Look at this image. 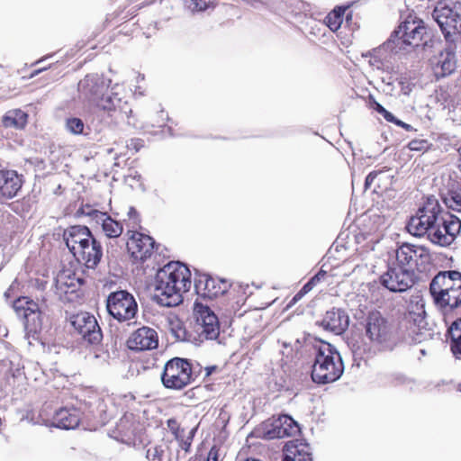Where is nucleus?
I'll return each instance as SVG.
<instances>
[{"instance_id":"1","label":"nucleus","mask_w":461,"mask_h":461,"mask_svg":"<svg viewBox=\"0 0 461 461\" xmlns=\"http://www.w3.org/2000/svg\"><path fill=\"white\" fill-rule=\"evenodd\" d=\"M191 285L189 269L179 262H170L156 274L154 297L162 306H176L182 303L183 294L189 291Z\"/></svg>"},{"instance_id":"2","label":"nucleus","mask_w":461,"mask_h":461,"mask_svg":"<svg viewBox=\"0 0 461 461\" xmlns=\"http://www.w3.org/2000/svg\"><path fill=\"white\" fill-rule=\"evenodd\" d=\"M430 39L429 29L424 22L415 16L409 15L400 23L385 43L386 48L394 53L406 50L425 46Z\"/></svg>"},{"instance_id":"3","label":"nucleus","mask_w":461,"mask_h":461,"mask_svg":"<svg viewBox=\"0 0 461 461\" xmlns=\"http://www.w3.org/2000/svg\"><path fill=\"white\" fill-rule=\"evenodd\" d=\"M312 378L317 384H329L337 381L343 374L344 366L337 349L330 343L319 342Z\"/></svg>"},{"instance_id":"4","label":"nucleus","mask_w":461,"mask_h":461,"mask_svg":"<svg viewBox=\"0 0 461 461\" xmlns=\"http://www.w3.org/2000/svg\"><path fill=\"white\" fill-rule=\"evenodd\" d=\"M441 212L438 199L432 195L428 196L422 207L411 217L406 229L409 233L416 237L427 234L428 239L434 243Z\"/></svg>"},{"instance_id":"5","label":"nucleus","mask_w":461,"mask_h":461,"mask_svg":"<svg viewBox=\"0 0 461 461\" xmlns=\"http://www.w3.org/2000/svg\"><path fill=\"white\" fill-rule=\"evenodd\" d=\"M365 335L371 346L378 350L392 349L393 333L388 321L379 312L368 313L365 322Z\"/></svg>"},{"instance_id":"6","label":"nucleus","mask_w":461,"mask_h":461,"mask_svg":"<svg viewBox=\"0 0 461 461\" xmlns=\"http://www.w3.org/2000/svg\"><path fill=\"white\" fill-rule=\"evenodd\" d=\"M193 315L195 320V331L200 342L214 340L219 337V319L207 303L196 299L194 303Z\"/></svg>"},{"instance_id":"7","label":"nucleus","mask_w":461,"mask_h":461,"mask_svg":"<svg viewBox=\"0 0 461 461\" xmlns=\"http://www.w3.org/2000/svg\"><path fill=\"white\" fill-rule=\"evenodd\" d=\"M161 381L165 387L181 390L191 384L192 366L187 359L174 357L164 366Z\"/></svg>"},{"instance_id":"8","label":"nucleus","mask_w":461,"mask_h":461,"mask_svg":"<svg viewBox=\"0 0 461 461\" xmlns=\"http://www.w3.org/2000/svg\"><path fill=\"white\" fill-rule=\"evenodd\" d=\"M109 314L120 322L133 319L138 311V304L131 294L125 290L111 293L106 300Z\"/></svg>"},{"instance_id":"9","label":"nucleus","mask_w":461,"mask_h":461,"mask_svg":"<svg viewBox=\"0 0 461 461\" xmlns=\"http://www.w3.org/2000/svg\"><path fill=\"white\" fill-rule=\"evenodd\" d=\"M432 17L440 27L447 41L455 43L461 38L460 15L457 11L440 3L435 7Z\"/></svg>"},{"instance_id":"10","label":"nucleus","mask_w":461,"mask_h":461,"mask_svg":"<svg viewBox=\"0 0 461 461\" xmlns=\"http://www.w3.org/2000/svg\"><path fill=\"white\" fill-rule=\"evenodd\" d=\"M13 308L19 317L24 319V330L28 338L35 339L42 329V313L37 303L22 297L14 301Z\"/></svg>"},{"instance_id":"11","label":"nucleus","mask_w":461,"mask_h":461,"mask_svg":"<svg viewBox=\"0 0 461 461\" xmlns=\"http://www.w3.org/2000/svg\"><path fill=\"white\" fill-rule=\"evenodd\" d=\"M397 263L404 269L414 270L424 268L430 261L429 250L423 246L403 243L396 250Z\"/></svg>"},{"instance_id":"12","label":"nucleus","mask_w":461,"mask_h":461,"mask_svg":"<svg viewBox=\"0 0 461 461\" xmlns=\"http://www.w3.org/2000/svg\"><path fill=\"white\" fill-rule=\"evenodd\" d=\"M71 325L87 343L98 344L101 342L103 334L94 315L86 312L73 315Z\"/></svg>"},{"instance_id":"13","label":"nucleus","mask_w":461,"mask_h":461,"mask_svg":"<svg viewBox=\"0 0 461 461\" xmlns=\"http://www.w3.org/2000/svg\"><path fill=\"white\" fill-rule=\"evenodd\" d=\"M414 274L411 269H404L399 264L389 267L381 276V284L391 292L401 293L411 288L414 284Z\"/></svg>"},{"instance_id":"14","label":"nucleus","mask_w":461,"mask_h":461,"mask_svg":"<svg viewBox=\"0 0 461 461\" xmlns=\"http://www.w3.org/2000/svg\"><path fill=\"white\" fill-rule=\"evenodd\" d=\"M230 286L228 281L213 278L205 274L200 275L194 282L196 293L200 296L198 299L203 302L224 294Z\"/></svg>"},{"instance_id":"15","label":"nucleus","mask_w":461,"mask_h":461,"mask_svg":"<svg viewBox=\"0 0 461 461\" xmlns=\"http://www.w3.org/2000/svg\"><path fill=\"white\" fill-rule=\"evenodd\" d=\"M107 88V80L97 74L87 75L78 83L79 93L92 104Z\"/></svg>"},{"instance_id":"16","label":"nucleus","mask_w":461,"mask_h":461,"mask_svg":"<svg viewBox=\"0 0 461 461\" xmlns=\"http://www.w3.org/2000/svg\"><path fill=\"white\" fill-rule=\"evenodd\" d=\"M129 233H131L127 241L129 253L135 260H145L153 251V239L133 230H129Z\"/></svg>"},{"instance_id":"17","label":"nucleus","mask_w":461,"mask_h":461,"mask_svg":"<svg viewBox=\"0 0 461 461\" xmlns=\"http://www.w3.org/2000/svg\"><path fill=\"white\" fill-rule=\"evenodd\" d=\"M129 348L136 351L150 350L158 345L157 331L149 327H141L131 333L128 341Z\"/></svg>"},{"instance_id":"18","label":"nucleus","mask_w":461,"mask_h":461,"mask_svg":"<svg viewBox=\"0 0 461 461\" xmlns=\"http://www.w3.org/2000/svg\"><path fill=\"white\" fill-rule=\"evenodd\" d=\"M298 423L288 415H281L270 424V429L265 431V436L269 438H283L293 437L299 433Z\"/></svg>"},{"instance_id":"19","label":"nucleus","mask_w":461,"mask_h":461,"mask_svg":"<svg viewBox=\"0 0 461 461\" xmlns=\"http://www.w3.org/2000/svg\"><path fill=\"white\" fill-rule=\"evenodd\" d=\"M434 303L441 310L447 320L449 315L460 306L461 304V285H458L456 290L449 292H439L430 293Z\"/></svg>"},{"instance_id":"20","label":"nucleus","mask_w":461,"mask_h":461,"mask_svg":"<svg viewBox=\"0 0 461 461\" xmlns=\"http://www.w3.org/2000/svg\"><path fill=\"white\" fill-rule=\"evenodd\" d=\"M461 230V220L455 215H449V219L440 216V223L435 238V244L447 246L452 243L456 234Z\"/></svg>"},{"instance_id":"21","label":"nucleus","mask_w":461,"mask_h":461,"mask_svg":"<svg viewBox=\"0 0 461 461\" xmlns=\"http://www.w3.org/2000/svg\"><path fill=\"white\" fill-rule=\"evenodd\" d=\"M73 256L78 261L84 262L87 268H95L103 256L102 246L93 236L90 240L83 242V246Z\"/></svg>"},{"instance_id":"22","label":"nucleus","mask_w":461,"mask_h":461,"mask_svg":"<svg viewBox=\"0 0 461 461\" xmlns=\"http://www.w3.org/2000/svg\"><path fill=\"white\" fill-rule=\"evenodd\" d=\"M349 324V317L341 309L332 308L327 311L321 321V326L327 330H330L336 334L344 332Z\"/></svg>"},{"instance_id":"23","label":"nucleus","mask_w":461,"mask_h":461,"mask_svg":"<svg viewBox=\"0 0 461 461\" xmlns=\"http://www.w3.org/2000/svg\"><path fill=\"white\" fill-rule=\"evenodd\" d=\"M461 285V272L456 270L443 271L437 274L429 285V292L435 293L444 290L449 292L456 290Z\"/></svg>"},{"instance_id":"24","label":"nucleus","mask_w":461,"mask_h":461,"mask_svg":"<svg viewBox=\"0 0 461 461\" xmlns=\"http://www.w3.org/2000/svg\"><path fill=\"white\" fill-rule=\"evenodd\" d=\"M92 237L93 235L89 229L82 225L71 226L65 230L63 233L65 243L73 255L79 247L83 246V242L90 240Z\"/></svg>"},{"instance_id":"25","label":"nucleus","mask_w":461,"mask_h":461,"mask_svg":"<svg viewBox=\"0 0 461 461\" xmlns=\"http://www.w3.org/2000/svg\"><path fill=\"white\" fill-rule=\"evenodd\" d=\"M22 187V179L14 170H0V196L13 198Z\"/></svg>"},{"instance_id":"26","label":"nucleus","mask_w":461,"mask_h":461,"mask_svg":"<svg viewBox=\"0 0 461 461\" xmlns=\"http://www.w3.org/2000/svg\"><path fill=\"white\" fill-rule=\"evenodd\" d=\"M283 461H312L310 446L303 441H289L284 449Z\"/></svg>"},{"instance_id":"27","label":"nucleus","mask_w":461,"mask_h":461,"mask_svg":"<svg viewBox=\"0 0 461 461\" xmlns=\"http://www.w3.org/2000/svg\"><path fill=\"white\" fill-rule=\"evenodd\" d=\"M80 421V412L77 409L62 408L56 411L53 417V422L56 427L71 429L78 426Z\"/></svg>"},{"instance_id":"28","label":"nucleus","mask_w":461,"mask_h":461,"mask_svg":"<svg viewBox=\"0 0 461 461\" xmlns=\"http://www.w3.org/2000/svg\"><path fill=\"white\" fill-rule=\"evenodd\" d=\"M95 219L97 223H101L102 230L108 238H117L122 233V224L112 219L107 213L99 212Z\"/></svg>"},{"instance_id":"29","label":"nucleus","mask_w":461,"mask_h":461,"mask_svg":"<svg viewBox=\"0 0 461 461\" xmlns=\"http://www.w3.org/2000/svg\"><path fill=\"white\" fill-rule=\"evenodd\" d=\"M461 319L455 320L449 326L447 332V339H450V348L456 359L461 355V329L459 323Z\"/></svg>"},{"instance_id":"30","label":"nucleus","mask_w":461,"mask_h":461,"mask_svg":"<svg viewBox=\"0 0 461 461\" xmlns=\"http://www.w3.org/2000/svg\"><path fill=\"white\" fill-rule=\"evenodd\" d=\"M121 104V97L107 88L103 95H100L99 99L96 102H94L93 105H95L102 110L111 112L120 108Z\"/></svg>"},{"instance_id":"31","label":"nucleus","mask_w":461,"mask_h":461,"mask_svg":"<svg viewBox=\"0 0 461 461\" xmlns=\"http://www.w3.org/2000/svg\"><path fill=\"white\" fill-rule=\"evenodd\" d=\"M2 122L6 128L23 129L27 122V113L19 109L10 110L4 115Z\"/></svg>"},{"instance_id":"32","label":"nucleus","mask_w":461,"mask_h":461,"mask_svg":"<svg viewBox=\"0 0 461 461\" xmlns=\"http://www.w3.org/2000/svg\"><path fill=\"white\" fill-rule=\"evenodd\" d=\"M446 206L453 211L461 212V193L458 184L453 185L442 195Z\"/></svg>"},{"instance_id":"33","label":"nucleus","mask_w":461,"mask_h":461,"mask_svg":"<svg viewBox=\"0 0 461 461\" xmlns=\"http://www.w3.org/2000/svg\"><path fill=\"white\" fill-rule=\"evenodd\" d=\"M167 329L176 340H186V330L183 321L176 316H169L167 319Z\"/></svg>"},{"instance_id":"34","label":"nucleus","mask_w":461,"mask_h":461,"mask_svg":"<svg viewBox=\"0 0 461 461\" xmlns=\"http://www.w3.org/2000/svg\"><path fill=\"white\" fill-rule=\"evenodd\" d=\"M346 7H338L330 12L325 18L326 25L332 31H338L343 21V14L346 12Z\"/></svg>"},{"instance_id":"35","label":"nucleus","mask_w":461,"mask_h":461,"mask_svg":"<svg viewBox=\"0 0 461 461\" xmlns=\"http://www.w3.org/2000/svg\"><path fill=\"white\" fill-rule=\"evenodd\" d=\"M456 63L453 52L446 51L445 53H441L438 60L442 71L441 75L444 77L451 74L456 68Z\"/></svg>"},{"instance_id":"36","label":"nucleus","mask_w":461,"mask_h":461,"mask_svg":"<svg viewBox=\"0 0 461 461\" xmlns=\"http://www.w3.org/2000/svg\"><path fill=\"white\" fill-rule=\"evenodd\" d=\"M185 5L191 12H201L212 5L213 0H184Z\"/></svg>"},{"instance_id":"37","label":"nucleus","mask_w":461,"mask_h":461,"mask_svg":"<svg viewBox=\"0 0 461 461\" xmlns=\"http://www.w3.org/2000/svg\"><path fill=\"white\" fill-rule=\"evenodd\" d=\"M66 127L73 134H80L84 130V122L79 118H69L67 120Z\"/></svg>"},{"instance_id":"38","label":"nucleus","mask_w":461,"mask_h":461,"mask_svg":"<svg viewBox=\"0 0 461 461\" xmlns=\"http://www.w3.org/2000/svg\"><path fill=\"white\" fill-rule=\"evenodd\" d=\"M417 310L419 311L418 312H414L413 311H409L406 315V319L409 321H412L415 324L420 326V323L424 321L425 311L423 310L422 305L420 307L417 306Z\"/></svg>"},{"instance_id":"39","label":"nucleus","mask_w":461,"mask_h":461,"mask_svg":"<svg viewBox=\"0 0 461 461\" xmlns=\"http://www.w3.org/2000/svg\"><path fill=\"white\" fill-rule=\"evenodd\" d=\"M167 427L169 428L175 438L177 441H183L184 429L180 428L179 424L176 420L170 419L167 420Z\"/></svg>"},{"instance_id":"40","label":"nucleus","mask_w":461,"mask_h":461,"mask_svg":"<svg viewBox=\"0 0 461 461\" xmlns=\"http://www.w3.org/2000/svg\"><path fill=\"white\" fill-rule=\"evenodd\" d=\"M128 221L129 224L131 225L132 228H136L140 225V217L137 211L133 207H130L128 211Z\"/></svg>"},{"instance_id":"41","label":"nucleus","mask_w":461,"mask_h":461,"mask_svg":"<svg viewBox=\"0 0 461 461\" xmlns=\"http://www.w3.org/2000/svg\"><path fill=\"white\" fill-rule=\"evenodd\" d=\"M162 452L163 451L158 447H153L147 450L146 457L150 461H158Z\"/></svg>"},{"instance_id":"42","label":"nucleus","mask_w":461,"mask_h":461,"mask_svg":"<svg viewBox=\"0 0 461 461\" xmlns=\"http://www.w3.org/2000/svg\"><path fill=\"white\" fill-rule=\"evenodd\" d=\"M408 147L411 150L421 151L427 148V141L424 140H414L409 142Z\"/></svg>"},{"instance_id":"43","label":"nucleus","mask_w":461,"mask_h":461,"mask_svg":"<svg viewBox=\"0 0 461 461\" xmlns=\"http://www.w3.org/2000/svg\"><path fill=\"white\" fill-rule=\"evenodd\" d=\"M368 56H370V59H369L370 66L376 68H381V66H382L381 60L379 59H377L376 57H372L370 52L364 55V57H368Z\"/></svg>"},{"instance_id":"44","label":"nucleus","mask_w":461,"mask_h":461,"mask_svg":"<svg viewBox=\"0 0 461 461\" xmlns=\"http://www.w3.org/2000/svg\"><path fill=\"white\" fill-rule=\"evenodd\" d=\"M379 174H380V172L374 171L367 175V176L366 177V181H365L366 188H368L372 185V183L374 182V180L376 178V176Z\"/></svg>"},{"instance_id":"45","label":"nucleus","mask_w":461,"mask_h":461,"mask_svg":"<svg viewBox=\"0 0 461 461\" xmlns=\"http://www.w3.org/2000/svg\"><path fill=\"white\" fill-rule=\"evenodd\" d=\"M218 458H219L218 449L213 447L211 448L206 461H218Z\"/></svg>"},{"instance_id":"46","label":"nucleus","mask_w":461,"mask_h":461,"mask_svg":"<svg viewBox=\"0 0 461 461\" xmlns=\"http://www.w3.org/2000/svg\"><path fill=\"white\" fill-rule=\"evenodd\" d=\"M315 286V285L313 284V281H308L303 286V288L301 289V291L306 294L307 293H309L313 287Z\"/></svg>"},{"instance_id":"47","label":"nucleus","mask_w":461,"mask_h":461,"mask_svg":"<svg viewBox=\"0 0 461 461\" xmlns=\"http://www.w3.org/2000/svg\"><path fill=\"white\" fill-rule=\"evenodd\" d=\"M383 116L384 117V119L386 121L393 122V123H395L397 121V119L394 117V115L392 113L388 112L387 110H386V113H384L383 114Z\"/></svg>"},{"instance_id":"48","label":"nucleus","mask_w":461,"mask_h":461,"mask_svg":"<svg viewBox=\"0 0 461 461\" xmlns=\"http://www.w3.org/2000/svg\"><path fill=\"white\" fill-rule=\"evenodd\" d=\"M325 276L324 271H320L318 274H316L313 277L310 279V281H313V284L316 285V284Z\"/></svg>"},{"instance_id":"49","label":"nucleus","mask_w":461,"mask_h":461,"mask_svg":"<svg viewBox=\"0 0 461 461\" xmlns=\"http://www.w3.org/2000/svg\"><path fill=\"white\" fill-rule=\"evenodd\" d=\"M64 277H65V275H64V274L59 275V276H58V278H57V283H58V284H60V285H63V284H64V285H68V286H74V283H73V281H71L69 284H68V283H67V282H63Z\"/></svg>"},{"instance_id":"50","label":"nucleus","mask_w":461,"mask_h":461,"mask_svg":"<svg viewBox=\"0 0 461 461\" xmlns=\"http://www.w3.org/2000/svg\"><path fill=\"white\" fill-rule=\"evenodd\" d=\"M185 438V436L183 437ZM180 442V446L181 447L185 450V451H188L190 446H191V442L183 438V441H179Z\"/></svg>"},{"instance_id":"51","label":"nucleus","mask_w":461,"mask_h":461,"mask_svg":"<svg viewBox=\"0 0 461 461\" xmlns=\"http://www.w3.org/2000/svg\"><path fill=\"white\" fill-rule=\"evenodd\" d=\"M305 294L300 290L292 299L290 304L295 303L299 300H301Z\"/></svg>"},{"instance_id":"52","label":"nucleus","mask_w":461,"mask_h":461,"mask_svg":"<svg viewBox=\"0 0 461 461\" xmlns=\"http://www.w3.org/2000/svg\"><path fill=\"white\" fill-rule=\"evenodd\" d=\"M375 109L377 113H379L380 114H384V113H386V109L384 108L380 104L378 103H375Z\"/></svg>"},{"instance_id":"53","label":"nucleus","mask_w":461,"mask_h":461,"mask_svg":"<svg viewBox=\"0 0 461 461\" xmlns=\"http://www.w3.org/2000/svg\"><path fill=\"white\" fill-rule=\"evenodd\" d=\"M395 124L404 128L407 131H410L412 128L410 124H407V123H405V122H402V121H400L398 119H397Z\"/></svg>"},{"instance_id":"54","label":"nucleus","mask_w":461,"mask_h":461,"mask_svg":"<svg viewBox=\"0 0 461 461\" xmlns=\"http://www.w3.org/2000/svg\"><path fill=\"white\" fill-rule=\"evenodd\" d=\"M216 368H217V367H216L215 366L206 367V368H205L206 375H212V372H213L214 370H216Z\"/></svg>"},{"instance_id":"55","label":"nucleus","mask_w":461,"mask_h":461,"mask_svg":"<svg viewBox=\"0 0 461 461\" xmlns=\"http://www.w3.org/2000/svg\"><path fill=\"white\" fill-rule=\"evenodd\" d=\"M45 69H46V68H42L35 70L34 72L32 73L31 77L37 76L38 74H40L41 72H42Z\"/></svg>"},{"instance_id":"56","label":"nucleus","mask_w":461,"mask_h":461,"mask_svg":"<svg viewBox=\"0 0 461 461\" xmlns=\"http://www.w3.org/2000/svg\"><path fill=\"white\" fill-rule=\"evenodd\" d=\"M194 432H195V429H193L190 432H189V436L187 438L186 440L192 442L193 440V438H194Z\"/></svg>"},{"instance_id":"57","label":"nucleus","mask_w":461,"mask_h":461,"mask_svg":"<svg viewBox=\"0 0 461 461\" xmlns=\"http://www.w3.org/2000/svg\"><path fill=\"white\" fill-rule=\"evenodd\" d=\"M194 432H195V429H193L190 432H189V436L187 438L186 440L192 442L193 440V438H194Z\"/></svg>"},{"instance_id":"58","label":"nucleus","mask_w":461,"mask_h":461,"mask_svg":"<svg viewBox=\"0 0 461 461\" xmlns=\"http://www.w3.org/2000/svg\"><path fill=\"white\" fill-rule=\"evenodd\" d=\"M244 461H260L258 459H255V458H247L246 460Z\"/></svg>"},{"instance_id":"59","label":"nucleus","mask_w":461,"mask_h":461,"mask_svg":"<svg viewBox=\"0 0 461 461\" xmlns=\"http://www.w3.org/2000/svg\"><path fill=\"white\" fill-rule=\"evenodd\" d=\"M129 124H132L134 127H138L135 122H131L130 120L128 121Z\"/></svg>"},{"instance_id":"60","label":"nucleus","mask_w":461,"mask_h":461,"mask_svg":"<svg viewBox=\"0 0 461 461\" xmlns=\"http://www.w3.org/2000/svg\"><path fill=\"white\" fill-rule=\"evenodd\" d=\"M42 61H43V59H39L38 61H36V64H39V63H41V62H42Z\"/></svg>"}]
</instances>
